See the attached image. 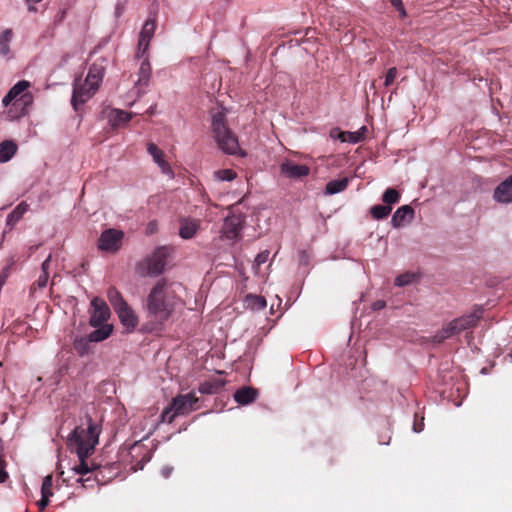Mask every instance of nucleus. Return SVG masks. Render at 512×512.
Returning a JSON list of instances; mask_svg holds the SVG:
<instances>
[{
	"instance_id": "51",
	"label": "nucleus",
	"mask_w": 512,
	"mask_h": 512,
	"mask_svg": "<svg viewBox=\"0 0 512 512\" xmlns=\"http://www.w3.org/2000/svg\"><path fill=\"white\" fill-rule=\"evenodd\" d=\"M41 1H42V0H25V2H26L27 4H36V3H39V2H41Z\"/></svg>"
},
{
	"instance_id": "31",
	"label": "nucleus",
	"mask_w": 512,
	"mask_h": 512,
	"mask_svg": "<svg viewBox=\"0 0 512 512\" xmlns=\"http://www.w3.org/2000/svg\"><path fill=\"white\" fill-rule=\"evenodd\" d=\"M419 279V275L413 272H405L395 278L394 284L398 287H404L416 282Z\"/></svg>"
},
{
	"instance_id": "48",
	"label": "nucleus",
	"mask_w": 512,
	"mask_h": 512,
	"mask_svg": "<svg viewBox=\"0 0 512 512\" xmlns=\"http://www.w3.org/2000/svg\"><path fill=\"white\" fill-rule=\"evenodd\" d=\"M7 276H8V274L6 271H2V273L0 274V287L1 288L4 286Z\"/></svg>"
},
{
	"instance_id": "24",
	"label": "nucleus",
	"mask_w": 512,
	"mask_h": 512,
	"mask_svg": "<svg viewBox=\"0 0 512 512\" xmlns=\"http://www.w3.org/2000/svg\"><path fill=\"white\" fill-rule=\"evenodd\" d=\"M199 224L196 220L185 219L181 222L179 235L183 239H191L196 234Z\"/></svg>"
},
{
	"instance_id": "27",
	"label": "nucleus",
	"mask_w": 512,
	"mask_h": 512,
	"mask_svg": "<svg viewBox=\"0 0 512 512\" xmlns=\"http://www.w3.org/2000/svg\"><path fill=\"white\" fill-rule=\"evenodd\" d=\"M348 184H349V178H347V177L331 180L326 184L325 194L333 195L336 193H340L348 187Z\"/></svg>"
},
{
	"instance_id": "18",
	"label": "nucleus",
	"mask_w": 512,
	"mask_h": 512,
	"mask_svg": "<svg viewBox=\"0 0 512 512\" xmlns=\"http://www.w3.org/2000/svg\"><path fill=\"white\" fill-rule=\"evenodd\" d=\"M480 319L477 313H471L452 320L456 326L458 333L475 327Z\"/></svg>"
},
{
	"instance_id": "20",
	"label": "nucleus",
	"mask_w": 512,
	"mask_h": 512,
	"mask_svg": "<svg viewBox=\"0 0 512 512\" xmlns=\"http://www.w3.org/2000/svg\"><path fill=\"white\" fill-rule=\"evenodd\" d=\"M225 385V381L219 378L209 379L200 384L198 390L202 394H216L218 393Z\"/></svg>"
},
{
	"instance_id": "11",
	"label": "nucleus",
	"mask_w": 512,
	"mask_h": 512,
	"mask_svg": "<svg viewBox=\"0 0 512 512\" xmlns=\"http://www.w3.org/2000/svg\"><path fill=\"white\" fill-rule=\"evenodd\" d=\"M280 173L289 179H302L310 174V168L287 160L280 165Z\"/></svg>"
},
{
	"instance_id": "21",
	"label": "nucleus",
	"mask_w": 512,
	"mask_h": 512,
	"mask_svg": "<svg viewBox=\"0 0 512 512\" xmlns=\"http://www.w3.org/2000/svg\"><path fill=\"white\" fill-rule=\"evenodd\" d=\"M458 331L453 321H450L446 324L441 330L435 333L432 338L433 343L440 344L444 342L446 339H449L455 335H458Z\"/></svg>"
},
{
	"instance_id": "40",
	"label": "nucleus",
	"mask_w": 512,
	"mask_h": 512,
	"mask_svg": "<svg viewBox=\"0 0 512 512\" xmlns=\"http://www.w3.org/2000/svg\"><path fill=\"white\" fill-rule=\"evenodd\" d=\"M269 254L270 253L268 250H264V251L260 252L255 258V266L260 267L262 264L266 263L268 260Z\"/></svg>"
},
{
	"instance_id": "49",
	"label": "nucleus",
	"mask_w": 512,
	"mask_h": 512,
	"mask_svg": "<svg viewBox=\"0 0 512 512\" xmlns=\"http://www.w3.org/2000/svg\"><path fill=\"white\" fill-rule=\"evenodd\" d=\"M28 10L30 12H36L37 8L35 7V4H28Z\"/></svg>"
},
{
	"instance_id": "44",
	"label": "nucleus",
	"mask_w": 512,
	"mask_h": 512,
	"mask_svg": "<svg viewBox=\"0 0 512 512\" xmlns=\"http://www.w3.org/2000/svg\"><path fill=\"white\" fill-rule=\"evenodd\" d=\"M424 428V418L421 417L420 420H418V415L415 414V420L413 424V430L417 433L421 432Z\"/></svg>"
},
{
	"instance_id": "16",
	"label": "nucleus",
	"mask_w": 512,
	"mask_h": 512,
	"mask_svg": "<svg viewBox=\"0 0 512 512\" xmlns=\"http://www.w3.org/2000/svg\"><path fill=\"white\" fill-rule=\"evenodd\" d=\"M258 397V390L251 386H243L234 393V400L240 405L253 403Z\"/></svg>"
},
{
	"instance_id": "35",
	"label": "nucleus",
	"mask_w": 512,
	"mask_h": 512,
	"mask_svg": "<svg viewBox=\"0 0 512 512\" xmlns=\"http://www.w3.org/2000/svg\"><path fill=\"white\" fill-rule=\"evenodd\" d=\"M214 176L219 181H232L237 174L232 169H220L214 172Z\"/></svg>"
},
{
	"instance_id": "14",
	"label": "nucleus",
	"mask_w": 512,
	"mask_h": 512,
	"mask_svg": "<svg viewBox=\"0 0 512 512\" xmlns=\"http://www.w3.org/2000/svg\"><path fill=\"white\" fill-rule=\"evenodd\" d=\"M104 62L105 60L101 59L90 66L87 77L85 78V84H92L99 88L105 73Z\"/></svg>"
},
{
	"instance_id": "52",
	"label": "nucleus",
	"mask_w": 512,
	"mask_h": 512,
	"mask_svg": "<svg viewBox=\"0 0 512 512\" xmlns=\"http://www.w3.org/2000/svg\"><path fill=\"white\" fill-rule=\"evenodd\" d=\"M149 231L152 233L154 231V224L150 223L148 226Z\"/></svg>"
},
{
	"instance_id": "22",
	"label": "nucleus",
	"mask_w": 512,
	"mask_h": 512,
	"mask_svg": "<svg viewBox=\"0 0 512 512\" xmlns=\"http://www.w3.org/2000/svg\"><path fill=\"white\" fill-rule=\"evenodd\" d=\"M96 328L88 335V341L101 342L107 339L113 331V326L109 324H102Z\"/></svg>"
},
{
	"instance_id": "39",
	"label": "nucleus",
	"mask_w": 512,
	"mask_h": 512,
	"mask_svg": "<svg viewBox=\"0 0 512 512\" xmlns=\"http://www.w3.org/2000/svg\"><path fill=\"white\" fill-rule=\"evenodd\" d=\"M397 77V69L395 67L389 68L385 76V86L388 87L393 84Z\"/></svg>"
},
{
	"instance_id": "34",
	"label": "nucleus",
	"mask_w": 512,
	"mask_h": 512,
	"mask_svg": "<svg viewBox=\"0 0 512 512\" xmlns=\"http://www.w3.org/2000/svg\"><path fill=\"white\" fill-rule=\"evenodd\" d=\"M131 114L122 110H114L113 111V125H122L126 124L131 120Z\"/></svg>"
},
{
	"instance_id": "53",
	"label": "nucleus",
	"mask_w": 512,
	"mask_h": 512,
	"mask_svg": "<svg viewBox=\"0 0 512 512\" xmlns=\"http://www.w3.org/2000/svg\"><path fill=\"white\" fill-rule=\"evenodd\" d=\"M89 480H90V478H86V479L81 478L78 481L84 483V482H87ZM83 486H85V484H83Z\"/></svg>"
},
{
	"instance_id": "12",
	"label": "nucleus",
	"mask_w": 512,
	"mask_h": 512,
	"mask_svg": "<svg viewBox=\"0 0 512 512\" xmlns=\"http://www.w3.org/2000/svg\"><path fill=\"white\" fill-rule=\"evenodd\" d=\"M493 198L499 203L508 204L512 202V176L506 178L495 188Z\"/></svg>"
},
{
	"instance_id": "43",
	"label": "nucleus",
	"mask_w": 512,
	"mask_h": 512,
	"mask_svg": "<svg viewBox=\"0 0 512 512\" xmlns=\"http://www.w3.org/2000/svg\"><path fill=\"white\" fill-rule=\"evenodd\" d=\"M5 467V460L2 457H0V483L5 482L8 478V473L6 472Z\"/></svg>"
},
{
	"instance_id": "17",
	"label": "nucleus",
	"mask_w": 512,
	"mask_h": 512,
	"mask_svg": "<svg viewBox=\"0 0 512 512\" xmlns=\"http://www.w3.org/2000/svg\"><path fill=\"white\" fill-rule=\"evenodd\" d=\"M121 323L128 329H134L138 324L137 316L135 315L132 308L126 304L120 309L115 310Z\"/></svg>"
},
{
	"instance_id": "36",
	"label": "nucleus",
	"mask_w": 512,
	"mask_h": 512,
	"mask_svg": "<svg viewBox=\"0 0 512 512\" xmlns=\"http://www.w3.org/2000/svg\"><path fill=\"white\" fill-rule=\"evenodd\" d=\"M246 302L248 305L257 309H264L267 305L265 298L257 295H248L246 297Z\"/></svg>"
},
{
	"instance_id": "13",
	"label": "nucleus",
	"mask_w": 512,
	"mask_h": 512,
	"mask_svg": "<svg viewBox=\"0 0 512 512\" xmlns=\"http://www.w3.org/2000/svg\"><path fill=\"white\" fill-rule=\"evenodd\" d=\"M147 152L152 156L153 160L164 174L173 177V171L169 163L164 158V152L154 143L149 142L147 144Z\"/></svg>"
},
{
	"instance_id": "6",
	"label": "nucleus",
	"mask_w": 512,
	"mask_h": 512,
	"mask_svg": "<svg viewBox=\"0 0 512 512\" xmlns=\"http://www.w3.org/2000/svg\"><path fill=\"white\" fill-rule=\"evenodd\" d=\"M98 90V87L92 84H85V80L82 82L81 79H76L74 82L73 94L71 104L75 111L79 110V107L86 103Z\"/></svg>"
},
{
	"instance_id": "32",
	"label": "nucleus",
	"mask_w": 512,
	"mask_h": 512,
	"mask_svg": "<svg viewBox=\"0 0 512 512\" xmlns=\"http://www.w3.org/2000/svg\"><path fill=\"white\" fill-rule=\"evenodd\" d=\"M392 211V206L389 205H374L370 208L371 216L376 220L386 218Z\"/></svg>"
},
{
	"instance_id": "19",
	"label": "nucleus",
	"mask_w": 512,
	"mask_h": 512,
	"mask_svg": "<svg viewBox=\"0 0 512 512\" xmlns=\"http://www.w3.org/2000/svg\"><path fill=\"white\" fill-rule=\"evenodd\" d=\"M414 210L409 205L399 207L392 216L391 224L394 228H399L404 225L407 217L412 218Z\"/></svg>"
},
{
	"instance_id": "26",
	"label": "nucleus",
	"mask_w": 512,
	"mask_h": 512,
	"mask_svg": "<svg viewBox=\"0 0 512 512\" xmlns=\"http://www.w3.org/2000/svg\"><path fill=\"white\" fill-rule=\"evenodd\" d=\"M29 205L26 202L19 203L16 208L7 216L6 224L14 227L23 215L28 211Z\"/></svg>"
},
{
	"instance_id": "25",
	"label": "nucleus",
	"mask_w": 512,
	"mask_h": 512,
	"mask_svg": "<svg viewBox=\"0 0 512 512\" xmlns=\"http://www.w3.org/2000/svg\"><path fill=\"white\" fill-rule=\"evenodd\" d=\"M143 61L141 62L139 71H138V86H147L151 76V66L148 60V57L144 55Z\"/></svg>"
},
{
	"instance_id": "28",
	"label": "nucleus",
	"mask_w": 512,
	"mask_h": 512,
	"mask_svg": "<svg viewBox=\"0 0 512 512\" xmlns=\"http://www.w3.org/2000/svg\"><path fill=\"white\" fill-rule=\"evenodd\" d=\"M17 145L13 141H3L0 144V163L9 161L16 153Z\"/></svg>"
},
{
	"instance_id": "15",
	"label": "nucleus",
	"mask_w": 512,
	"mask_h": 512,
	"mask_svg": "<svg viewBox=\"0 0 512 512\" xmlns=\"http://www.w3.org/2000/svg\"><path fill=\"white\" fill-rule=\"evenodd\" d=\"M241 230V220L239 217H227L224 221L222 234L223 237L229 240H235L239 237Z\"/></svg>"
},
{
	"instance_id": "5",
	"label": "nucleus",
	"mask_w": 512,
	"mask_h": 512,
	"mask_svg": "<svg viewBox=\"0 0 512 512\" xmlns=\"http://www.w3.org/2000/svg\"><path fill=\"white\" fill-rule=\"evenodd\" d=\"M30 86V82L26 80L17 82L4 96L2 104L5 107L12 102L14 105L19 104L23 107L30 105L33 102V95L27 91Z\"/></svg>"
},
{
	"instance_id": "7",
	"label": "nucleus",
	"mask_w": 512,
	"mask_h": 512,
	"mask_svg": "<svg viewBox=\"0 0 512 512\" xmlns=\"http://www.w3.org/2000/svg\"><path fill=\"white\" fill-rule=\"evenodd\" d=\"M124 233L117 229H107L102 232L98 240V249L106 252H116L121 247Z\"/></svg>"
},
{
	"instance_id": "33",
	"label": "nucleus",
	"mask_w": 512,
	"mask_h": 512,
	"mask_svg": "<svg viewBox=\"0 0 512 512\" xmlns=\"http://www.w3.org/2000/svg\"><path fill=\"white\" fill-rule=\"evenodd\" d=\"M382 200L386 205L392 206L400 200V193L394 188H388L383 193Z\"/></svg>"
},
{
	"instance_id": "42",
	"label": "nucleus",
	"mask_w": 512,
	"mask_h": 512,
	"mask_svg": "<svg viewBox=\"0 0 512 512\" xmlns=\"http://www.w3.org/2000/svg\"><path fill=\"white\" fill-rule=\"evenodd\" d=\"M48 278H49L48 272L41 273L39 275L37 281L34 283V285H37V287H39V288H44L47 285Z\"/></svg>"
},
{
	"instance_id": "30",
	"label": "nucleus",
	"mask_w": 512,
	"mask_h": 512,
	"mask_svg": "<svg viewBox=\"0 0 512 512\" xmlns=\"http://www.w3.org/2000/svg\"><path fill=\"white\" fill-rule=\"evenodd\" d=\"M13 38L12 29H5L2 33H0V54L2 56H7L10 52V42Z\"/></svg>"
},
{
	"instance_id": "4",
	"label": "nucleus",
	"mask_w": 512,
	"mask_h": 512,
	"mask_svg": "<svg viewBox=\"0 0 512 512\" xmlns=\"http://www.w3.org/2000/svg\"><path fill=\"white\" fill-rule=\"evenodd\" d=\"M198 398L195 393H188L185 395H178L173 398L171 404L166 407L162 414L161 420L163 422L172 423L177 416L188 415L190 412L196 410Z\"/></svg>"
},
{
	"instance_id": "1",
	"label": "nucleus",
	"mask_w": 512,
	"mask_h": 512,
	"mask_svg": "<svg viewBox=\"0 0 512 512\" xmlns=\"http://www.w3.org/2000/svg\"><path fill=\"white\" fill-rule=\"evenodd\" d=\"M86 425V428L76 427L67 438V446L76 452L80 460L74 470L82 476L100 467L94 462L89 464L87 458L94 452L95 446L98 444L101 428L89 415L86 416Z\"/></svg>"
},
{
	"instance_id": "37",
	"label": "nucleus",
	"mask_w": 512,
	"mask_h": 512,
	"mask_svg": "<svg viewBox=\"0 0 512 512\" xmlns=\"http://www.w3.org/2000/svg\"><path fill=\"white\" fill-rule=\"evenodd\" d=\"M52 476L48 475L43 479L42 487H41V494L42 496H52Z\"/></svg>"
},
{
	"instance_id": "8",
	"label": "nucleus",
	"mask_w": 512,
	"mask_h": 512,
	"mask_svg": "<svg viewBox=\"0 0 512 512\" xmlns=\"http://www.w3.org/2000/svg\"><path fill=\"white\" fill-rule=\"evenodd\" d=\"M90 321L89 324L92 327H98L104 324L110 318V308L106 304V302L99 298L95 297L91 301V311H90Z\"/></svg>"
},
{
	"instance_id": "9",
	"label": "nucleus",
	"mask_w": 512,
	"mask_h": 512,
	"mask_svg": "<svg viewBox=\"0 0 512 512\" xmlns=\"http://www.w3.org/2000/svg\"><path fill=\"white\" fill-rule=\"evenodd\" d=\"M170 254L168 247H159L147 258V270L150 275H159L164 271Z\"/></svg>"
},
{
	"instance_id": "50",
	"label": "nucleus",
	"mask_w": 512,
	"mask_h": 512,
	"mask_svg": "<svg viewBox=\"0 0 512 512\" xmlns=\"http://www.w3.org/2000/svg\"><path fill=\"white\" fill-rule=\"evenodd\" d=\"M338 131L337 129L335 130H332L331 133H330V136L333 137V138H337V135H338Z\"/></svg>"
},
{
	"instance_id": "23",
	"label": "nucleus",
	"mask_w": 512,
	"mask_h": 512,
	"mask_svg": "<svg viewBox=\"0 0 512 512\" xmlns=\"http://www.w3.org/2000/svg\"><path fill=\"white\" fill-rule=\"evenodd\" d=\"M365 131V126H363L359 131L356 132L338 131L337 139H339L341 142H349L352 144L359 143L365 139Z\"/></svg>"
},
{
	"instance_id": "3",
	"label": "nucleus",
	"mask_w": 512,
	"mask_h": 512,
	"mask_svg": "<svg viewBox=\"0 0 512 512\" xmlns=\"http://www.w3.org/2000/svg\"><path fill=\"white\" fill-rule=\"evenodd\" d=\"M211 131L214 140L222 152L242 157L246 155L239 146L238 137L228 126L226 110L224 108L211 110Z\"/></svg>"
},
{
	"instance_id": "45",
	"label": "nucleus",
	"mask_w": 512,
	"mask_h": 512,
	"mask_svg": "<svg viewBox=\"0 0 512 512\" xmlns=\"http://www.w3.org/2000/svg\"><path fill=\"white\" fill-rule=\"evenodd\" d=\"M386 306V302L383 300H377L372 304V309L374 311H378L383 309Z\"/></svg>"
},
{
	"instance_id": "29",
	"label": "nucleus",
	"mask_w": 512,
	"mask_h": 512,
	"mask_svg": "<svg viewBox=\"0 0 512 512\" xmlns=\"http://www.w3.org/2000/svg\"><path fill=\"white\" fill-rule=\"evenodd\" d=\"M107 297L114 310L120 309L122 306L128 304L115 287L108 289Z\"/></svg>"
},
{
	"instance_id": "47",
	"label": "nucleus",
	"mask_w": 512,
	"mask_h": 512,
	"mask_svg": "<svg viewBox=\"0 0 512 512\" xmlns=\"http://www.w3.org/2000/svg\"><path fill=\"white\" fill-rule=\"evenodd\" d=\"M50 260H51V256H48V258L42 263V273L48 272Z\"/></svg>"
},
{
	"instance_id": "38",
	"label": "nucleus",
	"mask_w": 512,
	"mask_h": 512,
	"mask_svg": "<svg viewBox=\"0 0 512 512\" xmlns=\"http://www.w3.org/2000/svg\"><path fill=\"white\" fill-rule=\"evenodd\" d=\"M88 338H81L78 340H75L74 348L77 352H79L81 355L85 354L88 351V345H89Z\"/></svg>"
},
{
	"instance_id": "41",
	"label": "nucleus",
	"mask_w": 512,
	"mask_h": 512,
	"mask_svg": "<svg viewBox=\"0 0 512 512\" xmlns=\"http://www.w3.org/2000/svg\"><path fill=\"white\" fill-rule=\"evenodd\" d=\"M393 7L399 12L402 18L406 17V10L402 0H389Z\"/></svg>"
},
{
	"instance_id": "2",
	"label": "nucleus",
	"mask_w": 512,
	"mask_h": 512,
	"mask_svg": "<svg viewBox=\"0 0 512 512\" xmlns=\"http://www.w3.org/2000/svg\"><path fill=\"white\" fill-rule=\"evenodd\" d=\"M179 288L180 285L164 278L157 281L146 300L149 316L160 324L167 321L182 303L178 295Z\"/></svg>"
},
{
	"instance_id": "46",
	"label": "nucleus",
	"mask_w": 512,
	"mask_h": 512,
	"mask_svg": "<svg viewBox=\"0 0 512 512\" xmlns=\"http://www.w3.org/2000/svg\"><path fill=\"white\" fill-rule=\"evenodd\" d=\"M49 497L50 496H42L41 500L38 503L39 509L43 510L45 507L49 504Z\"/></svg>"
},
{
	"instance_id": "10",
	"label": "nucleus",
	"mask_w": 512,
	"mask_h": 512,
	"mask_svg": "<svg viewBox=\"0 0 512 512\" xmlns=\"http://www.w3.org/2000/svg\"><path fill=\"white\" fill-rule=\"evenodd\" d=\"M156 30V19L154 18H148L139 34L138 39V52L137 57H144V55L147 54L150 41L152 40L154 33Z\"/></svg>"
}]
</instances>
